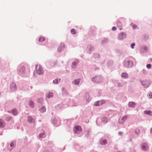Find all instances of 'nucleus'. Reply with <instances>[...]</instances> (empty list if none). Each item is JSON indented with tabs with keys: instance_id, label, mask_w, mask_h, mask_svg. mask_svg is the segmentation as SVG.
I'll return each mask as SVG.
<instances>
[{
	"instance_id": "1",
	"label": "nucleus",
	"mask_w": 152,
	"mask_h": 152,
	"mask_svg": "<svg viewBox=\"0 0 152 152\" xmlns=\"http://www.w3.org/2000/svg\"><path fill=\"white\" fill-rule=\"evenodd\" d=\"M134 61L135 59L133 58H126L123 62V66L126 68H132L134 66Z\"/></svg>"
},
{
	"instance_id": "2",
	"label": "nucleus",
	"mask_w": 152,
	"mask_h": 152,
	"mask_svg": "<svg viewBox=\"0 0 152 152\" xmlns=\"http://www.w3.org/2000/svg\"><path fill=\"white\" fill-rule=\"evenodd\" d=\"M25 68L24 65L21 64L19 65L17 69V72L19 75L23 76L25 74Z\"/></svg>"
},
{
	"instance_id": "3",
	"label": "nucleus",
	"mask_w": 152,
	"mask_h": 152,
	"mask_svg": "<svg viewBox=\"0 0 152 152\" xmlns=\"http://www.w3.org/2000/svg\"><path fill=\"white\" fill-rule=\"evenodd\" d=\"M36 71L37 73L40 75H42L44 73V70L40 65H37L36 66Z\"/></svg>"
},
{
	"instance_id": "4",
	"label": "nucleus",
	"mask_w": 152,
	"mask_h": 152,
	"mask_svg": "<svg viewBox=\"0 0 152 152\" xmlns=\"http://www.w3.org/2000/svg\"><path fill=\"white\" fill-rule=\"evenodd\" d=\"M102 78L100 76H97L94 77L92 79V81L94 83H99L102 81Z\"/></svg>"
},
{
	"instance_id": "5",
	"label": "nucleus",
	"mask_w": 152,
	"mask_h": 152,
	"mask_svg": "<svg viewBox=\"0 0 152 152\" xmlns=\"http://www.w3.org/2000/svg\"><path fill=\"white\" fill-rule=\"evenodd\" d=\"M126 37V34L124 32H122L119 33L118 36V39L119 40H123Z\"/></svg>"
},
{
	"instance_id": "6",
	"label": "nucleus",
	"mask_w": 152,
	"mask_h": 152,
	"mask_svg": "<svg viewBox=\"0 0 152 152\" xmlns=\"http://www.w3.org/2000/svg\"><path fill=\"white\" fill-rule=\"evenodd\" d=\"M94 47L92 45L90 44L88 45L87 47L86 51L87 53L90 54L94 50Z\"/></svg>"
},
{
	"instance_id": "7",
	"label": "nucleus",
	"mask_w": 152,
	"mask_h": 152,
	"mask_svg": "<svg viewBox=\"0 0 152 152\" xmlns=\"http://www.w3.org/2000/svg\"><path fill=\"white\" fill-rule=\"evenodd\" d=\"M140 82L145 88H148L151 84L150 82L148 80H140Z\"/></svg>"
},
{
	"instance_id": "8",
	"label": "nucleus",
	"mask_w": 152,
	"mask_h": 152,
	"mask_svg": "<svg viewBox=\"0 0 152 152\" xmlns=\"http://www.w3.org/2000/svg\"><path fill=\"white\" fill-rule=\"evenodd\" d=\"M128 118V116L126 115L120 118L118 120L119 123L120 124H123Z\"/></svg>"
},
{
	"instance_id": "9",
	"label": "nucleus",
	"mask_w": 152,
	"mask_h": 152,
	"mask_svg": "<svg viewBox=\"0 0 152 152\" xmlns=\"http://www.w3.org/2000/svg\"><path fill=\"white\" fill-rule=\"evenodd\" d=\"M106 102V101L104 100H102L97 101L95 102L94 104L95 106H99L103 104H104Z\"/></svg>"
},
{
	"instance_id": "10",
	"label": "nucleus",
	"mask_w": 152,
	"mask_h": 152,
	"mask_svg": "<svg viewBox=\"0 0 152 152\" xmlns=\"http://www.w3.org/2000/svg\"><path fill=\"white\" fill-rule=\"evenodd\" d=\"M84 98V99L86 102H89L91 99V98L89 94L88 93H86L85 94Z\"/></svg>"
},
{
	"instance_id": "11",
	"label": "nucleus",
	"mask_w": 152,
	"mask_h": 152,
	"mask_svg": "<svg viewBox=\"0 0 152 152\" xmlns=\"http://www.w3.org/2000/svg\"><path fill=\"white\" fill-rule=\"evenodd\" d=\"M65 48V45L64 43H62L58 46V51L59 53L61 52Z\"/></svg>"
},
{
	"instance_id": "12",
	"label": "nucleus",
	"mask_w": 152,
	"mask_h": 152,
	"mask_svg": "<svg viewBox=\"0 0 152 152\" xmlns=\"http://www.w3.org/2000/svg\"><path fill=\"white\" fill-rule=\"evenodd\" d=\"M141 148L142 150L146 151L148 149L149 146L146 143L144 142L141 144Z\"/></svg>"
},
{
	"instance_id": "13",
	"label": "nucleus",
	"mask_w": 152,
	"mask_h": 152,
	"mask_svg": "<svg viewBox=\"0 0 152 152\" xmlns=\"http://www.w3.org/2000/svg\"><path fill=\"white\" fill-rule=\"evenodd\" d=\"M74 131L75 133L78 134L81 132V127L80 126H77L74 128Z\"/></svg>"
},
{
	"instance_id": "14",
	"label": "nucleus",
	"mask_w": 152,
	"mask_h": 152,
	"mask_svg": "<svg viewBox=\"0 0 152 152\" xmlns=\"http://www.w3.org/2000/svg\"><path fill=\"white\" fill-rule=\"evenodd\" d=\"M79 62V60L78 59H76L75 61L72 62L71 66V67L73 69L75 68L77 66V64Z\"/></svg>"
},
{
	"instance_id": "15",
	"label": "nucleus",
	"mask_w": 152,
	"mask_h": 152,
	"mask_svg": "<svg viewBox=\"0 0 152 152\" xmlns=\"http://www.w3.org/2000/svg\"><path fill=\"white\" fill-rule=\"evenodd\" d=\"M51 122L54 125H55V126H58L59 125L60 121L57 120L56 118H53Z\"/></svg>"
},
{
	"instance_id": "16",
	"label": "nucleus",
	"mask_w": 152,
	"mask_h": 152,
	"mask_svg": "<svg viewBox=\"0 0 152 152\" xmlns=\"http://www.w3.org/2000/svg\"><path fill=\"white\" fill-rule=\"evenodd\" d=\"M10 89L13 91H15L17 89L15 84L14 82H12L11 83L10 85Z\"/></svg>"
},
{
	"instance_id": "17",
	"label": "nucleus",
	"mask_w": 152,
	"mask_h": 152,
	"mask_svg": "<svg viewBox=\"0 0 152 152\" xmlns=\"http://www.w3.org/2000/svg\"><path fill=\"white\" fill-rule=\"evenodd\" d=\"M81 79L78 78L75 80H74L72 82V83L73 84H74L75 85H79L80 83V82Z\"/></svg>"
},
{
	"instance_id": "18",
	"label": "nucleus",
	"mask_w": 152,
	"mask_h": 152,
	"mask_svg": "<svg viewBox=\"0 0 152 152\" xmlns=\"http://www.w3.org/2000/svg\"><path fill=\"white\" fill-rule=\"evenodd\" d=\"M148 47L145 45H143L141 46L140 48V51L141 52L143 53L146 52L148 50Z\"/></svg>"
},
{
	"instance_id": "19",
	"label": "nucleus",
	"mask_w": 152,
	"mask_h": 152,
	"mask_svg": "<svg viewBox=\"0 0 152 152\" xmlns=\"http://www.w3.org/2000/svg\"><path fill=\"white\" fill-rule=\"evenodd\" d=\"M53 96V93L50 92H47L46 94V97L48 99H50Z\"/></svg>"
},
{
	"instance_id": "20",
	"label": "nucleus",
	"mask_w": 152,
	"mask_h": 152,
	"mask_svg": "<svg viewBox=\"0 0 152 152\" xmlns=\"http://www.w3.org/2000/svg\"><path fill=\"white\" fill-rule=\"evenodd\" d=\"M8 112L12 113L14 115H16L18 114V110L15 108H14L12 110L8 111Z\"/></svg>"
},
{
	"instance_id": "21",
	"label": "nucleus",
	"mask_w": 152,
	"mask_h": 152,
	"mask_svg": "<svg viewBox=\"0 0 152 152\" xmlns=\"http://www.w3.org/2000/svg\"><path fill=\"white\" fill-rule=\"evenodd\" d=\"M39 110L41 113H43L45 112L46 111L45 107L44 106H40L39 108Z\"/></svg>"
},
{
	"instance_id": "22",
	"label": "nucleus",
	"mask_w": 152,
	"mask_h": 152,
	"mask_svg": "<svg viewBox=\"0 0 152 152\" xmlns=\"http://www.w3.org/2000/svg\"><path fill=\"white\" fill-rule=\"evenodd\" d=\"M28 121L29 123H34L35 121L34 119L31 116H28Z\"/></svg>"
},
{
	"instance_id": "23",
	"label": "nucleus",
	"mask_w": 152,
	"mask_h": 152,
	"mask_svg": "<svg viewBox=\"0 0 152 152\" xmlns=\"http://www.w3.org/2000/svg\"><path fill=\"white\" fill-rule=\"evenodd\" d=\"M121 77L124 79H127L129 78V75L126 72H123L122 73Z\"/></svg>"
},
{
	"instance_id": "24",
	"label": "nucleus",
	"mask_w": 152,
	"mask_h": 152,
	"mask_svg": "<svg viewBox=\"0 0 152 152\" xmlns=\"http://www.w3.org/2000/svg\"><path fill=\"white\" fill-rule=\"evenodd\" d=\"M46 136V135L45 132L43 130H42L41 131V133L39 135V136L40 138H43Z\"/></svg>"
},
{
	"instance_id": "25",
	"label": "nucleus",
	"mask_w": 152,
	"mask_h": 152,
	"mask_svg": "<svg viewBox=\"0 0 152 152\" xmlns=\"http://www.w3.org/2000/svg\"><path fill=\"white\" fill-rule=\"evenodd\" d=\"M5 125V124L4 120L0 119V127L1 128H4Z\"/></svg>"
},
{
	"instance_id": "26",
	"label": "nucleus",
	"mask_w": 152,
	"mask_h": 152,
	"mask_svg": "<svg viewBox=\"0 0 152 152\" xmlns=\"http://www.w3.org/2000/svg\"><path fill=\"white\" fill-rule=\"evenodd\" d=\"M136 105V103L133 102H130L129 103V106L130 107L134 108Z\"/></svg>"
},
{
	"instance_id": "27",
	"label": "nucleus",
	"mask_w": 152,
	"mask_h": 152,
	"mask_svg": "<svg viewBox=\"0 0 152 152\" xmlns=\"http://www.w3.org/2000/svg\"><path fill=\"white\" fill-rule=\"evenodd\" d=\"M62 94L63 96H65L67 95V93L65 88H63L62 90Z\"/></svg>"
},
{
	"instance_id": "28",
	"label": "nucleus",
	"mask_w": 152,
	"mask_h": 152,
	"mask_svg": "<svg viewBox=\"0 0 152 152\" xmlns=\"http://www.w3.org/2000/svg\"><path fill=\"white\" fill-rule=\"evenodd\" d=\"M107 141L105 139H101L100 141V143L101 145H104L107 144Z\"/></svg>"
},
{
	"instance_id": "29",
	"label": "nucleus",
	"mask_w": 152,
	"mask_h": 152,
	"mask_svg": "<svg viewBox=\"0 0 152 152\" xmlns=\"http://www.w3.org/2000/svg\"><path fill=\"white\" fill-rule=\"evenodd\" d=\"M93 57L96 59H98L100 58V56L98 53H95L93 55Z\"/></svg>"
},
{
	"instance_id": "30",
	"label": "nucleus",
	"mask_w": 152,
	"mask_h": 152,
	"mask_svg": "<svg viewBox=\"0 0 152 152\" xmlns=\"http://www.w3.org/2000/svg\"><path fill=\"white\" fill-rule=\"evenodd\" d=\"M108 42V39L107 38H104L103 39L102 42V44L104 45Z\"/></svg>"
},
{
	"instance_id": "31",
	"label": "nucleus",
	"mask_w": 152,
	"mask_h": 152,
	"mask_svg": "<svg viewBox=\"0 0 152 152\" xmlns=\"http://www.w3.org/2000/svg\"><path fill=\"white\" fill-rule=\"evenodd\" d=\"M144 113L146 114H148L150 116H152V112L150 110H145Z\"/></svg>"
},
{
	"instance_id": "32",
	"label": "nucleus",
	"mask_w": 152,
	"mask_h": 152,
	"mask_svg": "<svg viewBox=\"0 0 152 152\" xmlns=\"http://www.w3.org/2000/svg\"><path fill=\"white\" fill-rule=\"evenodd\" d=\"M12 120V118L10 116H6V117L5 120L9 122Z\"/></svg>"
},
{
	"instance_id": "33",
	"label": "nucleus",
	"mask_w": 152,
	"mask_h": 152,
	"mask_svg": "<svg viewBox=\"0 0 152 152\" xmlns=\"http://www.w3.org/2000/svg\"><path fill=\"white\" fill-rule=\"evenodd\" d=\"M28 104L29 106L31 108H33L34 107V103L31 101L30 100L29 101Z\"/></svg>"
},
{
	"instance_id": "34",
	"label": "nucleus",
	"mask_w": 152,
	"mask_h": 152,
	"mask_svg": "<svg viewBox=\"0 0 152 152\" xmlns=\"http://www.w3.org/2000/svg\"><path fill=\"white\" fill-rule=\"evenodd\" d=\"M60 81V79L56 78L53 80V83L54 84H57Z\"/></svg>"
},
{
	"instance_id": "35",
	"label": "nucleus",
	"mask_w": 152,
	"mask_h": 152,
	"mask_svg": "<svg viewBox=\"0 0 152 152\" xmlns=\"http://www.w3.org/2000/svg\"><path fill=\"white\" fill-rule=\"evenodd\" d=\"M102 121L104 123H106L107 122V118L105 117H104L102 118Z\"/></svg>"
},
{
	"instance_id": "36",
	"label": "nucleus",
	"mask_w": 152,
	"mask_h": 152,
	"mask_svg": "<svg viewBox=\"0 0 152 152\" xmlns=\"http://www.w3.org/2000/svg\"><path fill=\"white\" fill-rule=\"evenodd\" d=\"M131 26H132L134 29L137 28V26L135 24H134L133 23H132L130 25Z\"/></svg>"
},
{
	"instance_id": "37",
	"label": "nucleus",
	"mask_w": 152,
	"mask_h": 152,
	"mask_svg": "<svg viewBox=\"0 0 152 152\" xmlns=\"http://www.w3.org/2000/svg\"><path fill=\"white\" fill-rule=\"evenodd\" d=\"M37 102L39 103L42 104L43 102V100L42 98L38 99L37 100Z\"/></svg>"
},
{
	"instance_id": "38",
	"label": "nucleus",
	"mask_w": 152,
	"mask_h": 152,
	"mask_svg": "<svg viewBox=\"0 0 152 152\" xmlns=\"http://www.w3.org/2000/svg\"><path fill=\"white\" fill-rule=\"evenodd\" d=\"M45 40V38L43 37H40L39 38V42H42L44 41Z\"/></svg>"
},
{
	"instance_id": "39",
	"label": "nucleus",
	"mask_w": 152,
	"mask_h": 152,
	"mask_svg": "<svg viewBox=\"0 0 152 152\" xmlns=\"http://www.w3.org/2000/svg\"><path fill=\"white\" fill-rule=\"evenodd\" d=\"M15 146V143L14 142L12 141V142L10 144V146L12 148H14Z\"/></svg>"
},
{
	"instance_id": "40",
	"label": "nucleus",
	"mask_w": 152,
	"mask_h": 152,
	"mask_svg": "<svg viewBox=\"0 0 152 152\" xmlns=\"http://www.w3.org/2000/svg\"><path fill=\"white\" fill-rule=\"evenodd\" d=\"M117 25L118 27H121L122 26V24L121 22L119 21H118L117 23Z\"/></svg>"
},
{
	"instance_id": "41",
	"label": "nucleus",
	"mask_w": 152,
	"mask_h": 152,
	"mask_svg": "<svg viewBox=\"0 0 152 152\" xmlns=\"http://www.w3.org/2000/svg\"><path fill=\"white\" fill-rule=\"evenodd\" d=\"M71 33L72 34H75L76 33V30L75 29H72L71 30Z\"/></svg>"
},
{
	"instance_id": "42",
	"label": "nucleus",
	"mask_w": 152,
	"mask_h": 152,
	"mask_svg": "<svg viewBox=\"0 0 152 152\" xmlns=\"http://www.w3.org/2000/svg\"><path fill=\"white\" fill-rule=\"evenodd\" d=\"M135 45V43H132L131 45V48L132 49H133L134 48V47Z\"/></svg>"
},
{
	"instance_id": "43",
	"label": "nucleus",
	"mask_w": 152,
	"mask_h": 152,
	"mask_svg": "<svg viewBox=\"0 0 152 152\" xmlns=\"http://www.w3.org/2000/svg\"><path fill=\"white\" fill-rule=\"evenodd\" d=\"M140 130L139 129H136L135 130V133L137 134H138L139 133Z\"/></svg>"
},
{
	"instance_id": "44",
	"label": "nucleus",
	"mask_w": 152,
	"mask_h": 152,
	"mask_svg": "<svg viewBox=\"0 0 152 152\" xmlns=\"http://www.w3.org/2000/svg\"><path fill=\"white\" fill-rule=\"evenodd\" d=\"M117 86L119 87H121L122 86L121 83H117Z\"/></svg>"
},
{
	"instance_id": "45",
	"label": "nucleus",
	"mask_w": 152,
	"mask_h": 152,
	"mask_svg": "<svg viewBox=\"0 0 152 152\" xmlns=\"http://www.w3.org/2000/svg\"><path fill=\"white\" fill-rule=\"evenodd\" d=\"M146 67L148 69H150L151 67V64H148L146 65Z\"/></svg>"
},
{
	"instance_id": "46",
	"label": "nucleus",
	"mask_w": 152,
	"mask_h": 152,
	"mask_svg": "<svg viewBox=\"0 0 152 152\" xmlns=\"http://www.w3.org/2000/svg\"><path fill=\"white\" fill-rule=\"evenodd\" d=\"M141 72L144 74H145L146 72V70L145 69H143Z\"/></svg>"
},
{
	"instance_id": "47",
	"label": "nucleus",
	"mask_w": 152,
	"mask_h": 152,
	"mask_svg": "<svg viewBox=\"0 0 152 152\" xmlns=\"http://www.w3.org/2000/svg\"><path fill=\"white\" fill-rule=\"evenodd\" d=\"M112 29L113 31H115L116 29V28L115 27H113L112 28Z\"/></svg>"
},
{
	"instance_id": "48",
	"label": "nucleus",
	"mask_w": 152,
	"mask_h": 152,
	"mask_svg": "<svg viewBox=\"0 0 152 152\" xmlns=\"http://www.w3.org/2000/svg\"><path fill=\"white\" fill-rule=\"evenodd\" d=\"M123 134V133L121 132H119L118 133V134L121 136H122Z\"/></svg>"
},
{
	"instance_id": "49",
	"label": "nucleus",
	"mask_w": 152,
	"mask_h": 152,
	"mask_svg": "<svg viewBox=\"0 0 152 152\" xmlns=\"http://www.w3.org/2000/svg\"><path fill=\"white\" fill-rule=\"evenodd\" d=\"M61 105H62L61 104L58 105L57 106V108H58V109H60Z\"/></svg>"
},
{
	"instance_id": "50",
	"label": "nucleus",
	"mask_w": 152,
	"mask_h": 152,
	"mask_svg": "<svg viewBox=\"0 0 152 152\" xmlns=\"http://www.w3.org/2000/svg\"><path fill=\"white\" fill-rule=\"evenodd\" d=\"M150 97L151 98H152V93H151L149 95Z\"/></svg>"
},
{
	"instance_id": "51",
	"label": "nucleus",
	"mask_w": 152,
	"mask_h": 152,
	"mask_svg": "<svg viewBox=\"0 0 152 152\" xmlns=\"http://www.w3.org/2000/svg\"><path fill=\"white\" fill-rule=\"evenodd\" d=\"M43 152H49V151H48V150H45Z\"/></svg>"
},
{
	"instance_id": "52",
	"label": "nucleus",
	"mask_w": 152,
	"mask_h": 152,
	"mask_svg": "<svg viewBox=\"0 0 152 152\" xmlns=\"http://www.w3.org/2000/svg\"><path fill=\"white\" fill-rule=\"evenodd\" d=\"M99 67H96V68H95V70H98L99 69Z\"/></svg>"
},
{
	"instance_id": "53",
	"label": "nucleus",
	"mask_w": 152,
	"mask_h": 152,
	"mask_svg": "<svg viewBox=\"0 0 152 152\" xmlns=\"http://www.w3.org/2000/svg\"><path fill=\"white\" fill-rule=\"evenodd\" d=\"M150 133H152V127L151 129H150Z\"/></svg>"
},
{
	"instance_id": "54",
	"label": "nucleus",
	"mask_w": 152,
	"mask_h": 152,
	"mask_svg": "<svg viewBox=\"0 0 152 152\" xmlns=\"http://www.w3.org/2000/svg\"><path fill=\"white\" fill-rule=\"evenodd\" d=\"M78 104H77V103L76 104H75L73 105V106H77V105Z\"/></svg>"
},
{
	"instance_id": "55",
	"label": "nucleus",
	"mask_w": 152,
	"mask_h": 152,
	"mask_svg": "<svg viewBox=\"0 0 152 152\" xmlns=\"http://www.w3.org/2000/svg\"><path fill=\"white\" fill-rule=\"evenodd\" d=\"M109 62H110L111 64H112L113 63L112 61H109Z\"/></svg>"
},
{
	"instance_id": "56",
	"label": "nucleus",
	"mask_w": 152,
	"mask_h": 152,
	"mask_svg": "<svg viewBox=\"0 0 152 152\" xmlns=\"http://www.w3.org/2000/svg\"><path fill=\"white\" fill-rule=\"evenodd\" d=\"M119 29H120V30H121L122 29V28H119Z\"/></svg>"
},
{
	"instance_id": "57",
	"label": "nucleus",
	"mask_w": 152,
	"mask_h": 152,
	"mask_svg": "<svg viewBox=\"0 0 152 152\" xmlns=\"http://www.w3.org/2000/svg\"><path fill=\"white\" fill-rule=\"evenodd\" d=\"M62 63H63V61H62Z\"/></svg>"
}]
</instances>
